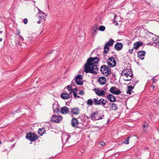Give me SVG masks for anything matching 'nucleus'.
I'll return each mask as SVG.
<instances>
[{"label":"nucleus","instance_id":"23","mask_svg":"<svg viewBox=\"0 0 159 159\" xmlns=\"http://www.w3.org/2000/svg\"><path fill=\"white\" fill-rule=\"evenodd\" d=\"M107 99L111 102H114L116 101V98L115 97L111 94H109L107 97Z\"/></svg>","mask_w":159,"mask_h":159},{"label":"nucleus","instance_id":"30","mask_svg":"<svg viewBox=\"0 0 159 159\" xmlns=\"http://www.w3.org/2000/svg\"><path fill=\"white\" fill-rule=\"evenodd\" d=\"M67 89L70 92L69 93L71 94L73 91V89H72L71 86L70 85H68L66 87H65L64 89ZM64 91H65V90H64Z\"/></svg>","mask_w":159,"mask_h":159},{"label":"nucleus","instance_id":"41","mask_svg":"<svg viewBox=\"0 0 159 159\" xmlns=\"http://www.w3.org/2000/svg\"><path fill=\"white\" fill-rule=\"evenodd\" d=\"M78 94H79L80 95H84V92L83 91H80L79 92Z\"/></svg>","mask_w":159,"mask_h":159},{"label":"nucleus","instance_id":"44","mask_svg":"<svg viewBox=\"0 0 159 159\" xmlns=\"http://www.w3.org/2000/svg\"><path fill=\"white\" fill-rule=\"evenodd\" d=\"M113 22L114 23H116L115 24L117 26V25H118V22L117 21H116V20H113Z\"/></svg>","mask_w":159,"mask_h":159},{"label":"nucleus","instance_id":"51","mask_svg":"<svg viewBox=\"0 0 159 159\" xmlns=\"http://www.w3.org/2000/svg\"><path fill=\"white\" fill-rule=\"evenodd\" d=\"M104 89L105 90H106L107 89V87L105 88H104Z\"/></svg>","mask_w":159,"mask_h":159},{"label":"nucleus","instance_id":"31","mask_svg":"<svg viewBox=\"0 0 159 159\" xmlns=\"http://www.w3.org/2000/svg\"><path fill=\"white\" fill-rule=\"evenodd\" d=\"M138 80H136L135 79H133L132 80L131 82H130L129 84H132L133 85L132 86L134 87L135 85L138 83Z\"/></svg>","mask_w":159,"mask_h":159},{"label":"nucleus","instance_id":"36","mask_svg":"<svg viewBox=\"0 0 159 159\" xmlns=\"http://www.w3.org/2000/svg\"><path fill=\"white\" fill-rule=\"evenodd\" d=\"M127 73L129 75V77H133V74L132 73V70L129 69H128L127 71Z\"/></svg>","mask_w":159,"mask_h":159},{"label":"nucleus","instance_id":"24","mask_svg":"<svg viewBox=\"0 0 159 159\" xmlns=\"http://www.w3.org/2000/svg\"><path fill=\"white\" fill-rule=\"evenodd\" d=\"M143 43L141 41H137L134 43V48H135L136 50H137L139 48L142 44Z\"/></svg>","mask_w":159,"mask_h":159},{"label":"nucleus","instance_id":"50","mask_svg":"<svg viewBox=\"0 0 159 159\" xmlns=\"http://www.w3.org/2000/svg\"><path fill=\"white\" fill-rule=\"evenodd\" d=\"M149 33L150 34H152V35H153L154 34L151 32H149Z\"/></svg>","mask_w":159,"mask_h":159},{"label":"nucleus","instance_id":"7","mask_svg":"<svg viewBox=\"0 0 159 159\" xmlns=\"http://www.w3.org/2000/svg\"><path fill=\"white\" fill-rule=\"evenodd\" d=\"M62 117L61 116L53 115L51 118V121L53 123H59L62 120Z\"/></svg>","mask_w":159,"mask_h":159},{"label":"nucleus","instance_id":"53","mask_svg":"<svg viewBox=\"0 0 159 159\" xmlns=\"http://www.w3.org/2000/svg\"><path fill=\"white\" fill-rule=\"evenodd\" d=\"M116 17H117V16L115 14V15H114V18H115Z\"/></svg>","mask_w":159,"mask_h":159},{"label":"nucleus","instance_id":"35","mask_svg":"<svg viewBox=\"0 0 159 159\" xmlns=\"http://www.w3.org/2000/svg\"><path fill=\"white\" fill-rule=\"evenodd\" d=\"M130 139V137H129L125 139V140L122 143H124L125 144H128L129 143V140Z\"/></svg>","mask_w":159,"mask_h":159},{"label":"nucleus","instance_id":"4","mask_svg":"<svg viewBox=\"0 0 159 159\" xmlns=\"http://www.w3.org/2000/svg\"><path fill=\"white\" fill-rule=\"evenodd\" d=\"M25 138L30 141L34 142L37 140L38 139V137L36 134L30 132L27 134Z\"/></svg>","mask_w":159,"mask_h":159},{"label":"nucleus","instance_id":"39","mask_svg":"<svg viewBox=\"0 0 159 159\" xmlns=\"http://www.w3.org/2000/svg\"><path fill=\"white\" fill-rule=\"evenodd\" d=\"M105 29V27L104 26H101L99 28V30H100L102 31H104Z\"/></svg>","mask_w":159,"mask_h":159},{"label":"nucleus","instance_id":"38","mask_svg":"<svg viewBox=\"0 0 159 159\" xmlns=\"http://www.w3.org/2000/svg\"><path fill=\"white\" fill-rule=\"evenodd\" d=\"M159 79L157 78V76H154L152 79V80L153 82V84L156 82Z\"/></svg>","mask_w":159,"mask_h":159},{"label":"nucleus","instance_id":"15","mask_svg":"<svg viewBox=\"0 0 159 159\" xmlns=\"http://www.w3.org/2000/svg\"><path fill=\"white\" fill-rule=\"evenodd\" d=\"M70 112L72 114L77 115L80 113V110L79 107H75L70 109Z\"/></svg>","mask_w":159,"mask_h":159},{"label":"nucleus","instance_id":"56","mask_svg":"<svg viewBox=\"0 0 159 159\" xmlns=\"http://www.w3.org/2000/svg\"><path fill=\"white\" fill-rule=\"evenodd\" d=\"M133 49V50H134V49H135V48H134V47L131 49Z\"/></svg>","mask_w":159,"mask_h":159},{"label":"nucleus","instance_id":"12","mask_svg":"<svg viewBox=\"0 0 159 159\" xmlns=\"http://www.w3.org/2000/svg\"><path fill=\"white\" fill-rule=\"evenodd\" d=\"M111 93L115 95H119L121 93V92L120 89H117L115 87H111L109 90Z\"/></svg>","mask_w":159,"mask_h":159},{"label":"nucleus","instance_id":"21","mask_svg":"<svg viewBox=\"0 0 159 159\" xmlns=\"http://www.w3.org/2000/svg\"><path fill=\"white\" fill-rule=\"evenodd\" d=\"M69 111L68 108L66 107H63L61 108V112L62 114H66Z\"/></svg>","mask_w":159,"mask_h":159},{"label":"nucleus","instance_id":"22","mask_svg":"<svg viewBox=\"0 0 159 159\" xmlns=\"http://www.w3.org/2000/svg\"><path fill=\"white\" fill-rule=\"evenodd\" d=\"M107 81L106 79L104 76L100 77L98 80V81L102 85L104 84Z\"/></svg>","mask_w":159,"mask_h":159},{"label":"nucleus","instance_id":"16","mask_svg":"<svg viewBox=\"0 0 159 159\" xmlns=\"http://www.w3.org/2000/svg\"><path fill=\"white\" fill-rule=\"evenodd\" d=\"M138 57L142 60H143L145 58V56L146 54V52L145 51H138L137 52Z\"/></svg>","mask_w":159,"mask_h":159},{"label":"nucleus","instance_id":"40","mask_svg":"<svg viewBox=\"0 0 159 159\" xmlns=\"http://www.w3.org/2000/svg\"><path fill=\"white\" fill-rule=\"evenodd\" d=\"M100 145L102 146H104L105 144V143L104 142L102 141H101L100 143Z\"/></svg>","mask_w":159,"mask_h":159},{"label":"nucleus","instance_id":"2","mask_svg":"<svg viewBox=\"0 0 159 159\" xmlns=\"http://www.w3.org/2000/svg\"><path fill=\"white\" fill-rule=\"evenodd\" d=\"M109 66L102 65L101 67L100 71L104 75L107 76L111 73V69Z\"/></svg>","mask_w":159,"mask_h":159},{"label":"nucleus","instance_id":"10","mask_svg":"<svg viewBox=\"0 0 159 159\" xmlns=\"http://www.w3.org/2000/svg\"><path fill=\"white\" fill-rule=\"evenodd\" d=\"M52 108L54 113H58L60 111L59 105L57 102L55 101L52 104Z\"/></svg>","mask_w":159,"mask_h":159},{"label":"nucleus","instance_id":"14","mask_svg":"<svg viewBox=\"0 0 159 159\" xmlns=\"http://www.w3.org/2000/svg\"><path fill=\"white\" fill-rule=\"evenodd\" d=\"M72 96V94L70 93L68 94L66 92L61 93V98L64 100L68 99L70 98H71Z\"/></svg>","mask_w":159,"mask_h":159},{"label":"nucleus","instance_id":"6","mask_svg":"<svg viewBox=\"0 0 159 159\" xmlns=\"http://www.w3.org/2000/svg\"><path fill=\"white\" fill-rule=\"evenodd\" d=\"M114 41L112 39H111L109 41L106 42L105 45L104 49V52L106 54L107 53V51L109 50V47L113 44Z\"/></svg>","mask_w":159,"mask_h":159},{"label":"nucleus","instance_id":"52","mask_svg":"<svg viewBox=\"0 0 159 159\" xmlns=\"http://www.w3.org/2000/svg\"><path fill=\"white\" fill-rule=\"evenodd\" d=\"M2 38H1L0 39V42H1V41H2Z\"/></svg>","mask_w":159,"mask_h":159},{"label":"nucleus","instance_id":"18","mask_svg":"<svg viewBox=\"0 0 159 159\" xmlns=\"http://www.w3.org/2000/svg\"><path fill=\"white\" fill-rule=\"evenodd\" d=\"M109 106L111 110L116 111L118 108L117 105L113 102L110 103L109 104Z\"/></svg>","mask_w":159,"mask_h":159},{"label":"nucleus","instance_id":"33","mask_svg":"<svg viewBox=\"0 0 159 159\" xmlns=\"http://www.w3.org/2000/svg\"><path fill=\"white\" fill-rule=\"evenodd\" d=\"M97 28L96 27H94L92 29V34L93 36L95 35V34L97 33Z\"/></svg>","mask_w":159,"mask_h":159},{"label":"nucleus","instance_id":"37","mask_svg":"<svg viewBox=\"0 0 159 159\" xmlns=\"http://www.w3.org/2000/svg\"><path fill=\"white\" fill-rule=\"evenodd\" d=\"M128 69H125L121 73V76H122L126 73L127 74V71Z\"/></svg>","mask_w":159,"mask_h":159},{"label":"nucleus","instance_id":"25","mask_svg":"<svg viewBox=\"0 0 159 159\" xmlns=\"http://www.w3.org/2000/svg\"><path fill=\"white\" fill-rule=\"evenodd\" d=\"M115 49L118 50H120L123 48V44L120 43H117L115 45Z\"/></svg>","mask_w":159,"mask_h":159},{"label":"nucleus","instance_id":"1","mask_svg":"<svg viewBox=\"0 0 159 159\" xmlns=\"http://www.w3.org/2000/svg\"><path fill=\"white\" fill-rule=\"evenodd\" d=\"M99 61L100 59L98 57H89L88 59L87 63L84 65L85 72L86 73L97 74V71L98 69L97 64Z\"/></svg>","mask_w":159,"mask_h":159},{"label":"nucleus","instance_id":"28","mask_svg":"<svg viewBox=\"0 0 159 159\" xmlns=\"http://www.w3.org/2000/svg\"><path fill=\"white\" fill-rule=\"evenodd\" d=\"M77 89V88L76 87L75 88H74L73 89V91L72 92L73 93V94L75 98H80V96H78L77 95V93L76 92V90Z\"/></svg>","mask_w":159,"mask_h":159},{"label":"nucleus","instance_id":"34","mask_svg":"<svg viewBox=\"0 0 159 159\" xmlns=\"http://www.w3.org/2000/svg\"><path fill=\"white\" fill-rule=\"evenodd\" d=\"M45 15H42L40 13H38L37 15V16L39 18H40L41 20H42L44 19V18Z\"/></svg>","mask_w":159,"mask_h":159},{"label":"nucleus","instance_id":"59","mask_svg":"<svg viewBox=\"0 0 159 159\" xmlns=\"http://www.w3.org/2000/svg\"><path fill=\"white\" fill-rule=\"evenodd\" d=\"M17 111H16V112H17ZM15 112H14V113H15Z\"/></svg>","mask_w":159,"mask_h":159},{"label":"nucleus","instance_id":"19","mask_svg":"<svg viewBox=\"0 0 159 159\" xmlns=\"http://www.w3.org/2000/svg\"><path fill=\"white\" fill-rule=\"evenodd\" d=\"M79 124V122L75 118H73L71 120V125L73 127H76Z\"/></svg>","mask_w":159,"mask_h":159},{"label":"nucleus","instance_id":"20","mask_svg":"<svg viewBox=\"0 0 159 159\" xmlns=\"http://www.w3.org/2000/svg\"><path fill=\"white\" fill-rule=\"evenodd\" d=\"M20 31H18V32L15 34V35L16 36H19V38L17 39V41L18 42V44L19 45H21V43L20 42L22 41H24V39L21 36H20Z\"/></svg>","mask_w":159,"mask_h":159},{"label":"nucleus","instance_id":"27","mask_svg":"<svg viewBox=\"0 0 159 159\" xmlns=\"http://www.w3.org/2000/svg\"><path fill=\"white\" fill-rule=\"evenodd\" d=\"M143 127L144 132H146L148 131V128L149 127V125L147 123H146L144 124Z\"/></svg>","mask_w":159,"mask_h":159},{"label":"nucleus","instance_id":"43","mask_svg":"<svg viewBox=\"0 0 159 159\" xmlns=\"http://www.w3.org/2000/svg\"><path fill=\"white\" fill-rule=\"evenodd\" d=\"M41 13V15H45V16H46V15H45V14L44 13H43V12H42V11H41L40 10H39V13Z\"/></svg>","mask_w":159,"mask_h":159},{"label":"nucleus","instance_id":"45","mask_svg":"<svg viewBox=\"0 0 159 159\" xmlns=\"http://www.w3.org/2000/svg\"><path fill=\"white\" fill-rule=\"evenodd\" d=\"M129 52L130 54L132 53H133V49H131L129 50Z\"/></svg>","mask_w":159,"mask_h":159},{"label":"nucleus","instance_id":"57","mask_svg":"<svg viewBox=\"0 0 159 159\" xmlns=\"http://www.w3.org/2000/svg\"><path fill=\"white\" fill-rule=\"evenodd\" d=\"M74 80H73L72 81V83H71V84H72L73 83V81Z\"/></svg>","mask_w":159,"mask_h":159},{"label":"nucleus","instance_id":"26","mask_svg":"<svg viewBox=\"0 0 159 159\" xmlns=\"http://www.w3.org/2000/svg\"><path fill=\"white\" fill-rule=\"evenodd\" d=\"M128 90L127 91V93L128 94L131 95L132 93H134L133 91H132V89H134V87L132 86V85H129L128 87Z\"/></svg>","mask_w":159,"mask_h":159},{"label":"nucleus","instance_id":"9","mask_svg":"<svg viewBox=\"0 0 159 159\" xmlns=\"http://www.w3.org/2000/svg\"><path fill=\"white\" fill-rule=\"evenodd\" d=\"M83 79L82 75H79L75 76V81L76 84L78 85H82L83 84V82L82 80Z\"/></svg>","mask_w":159,"mask_h":159},{"label":"nucleus","instance_id":"11","mask_svg":"<svg viewBox=\"0 0 159 159\" xmlns=\"http://www.w3.org/2000/svg\"><path fill=\"white\" fill-rule=\"evenodd\" d=\"M153 43L149 42L148 44L157 46H159V36H155L152 39Z\"/></svg>","mask_w":159,"mask_h":159},{"label":"nucleus","instance_id":"42","mask_svg":"<svg viewBox=\"0 0 159 159\" xmlns=\"http://www.w3.org/2000/svg\"><path fill=\"white\" fill-rule=\"evenodd\" d=\"M27 19L26 18H25L24 19V23L25 24H27Z\"/></svg>","mask_w":159,"mask_h":159},{"label":"nucleus","instance_id":"32","mask_svg":"<svg viewBox=\"0 0 159 159\" xmlns=\"http://www.w3.org/2000/svg\"><path fill=\"white\" fill-rule=\"evenodd\" d=\"M93 100L92 99H89L87 101V104L90 106L93 105Z\"/></svg>","mask_w":159,"mask_h":159},{"label":"nucleus","instance_id":"13","mask_svg":"<svg viewBox=\"0 0 159 159\" xmlns=\"http://www.w3.org/2000/svg\"><path fill=\"white\" fill-rule=\"evenodd\" d=\"M70 137V136L67 134L66 133L63 134L61 136V140L63 144L64 145L65 144L68 140L69 139Z\"/></svg>","mask_w":159,"mask_h":159},{"label":"nucleus","instance_id":"48","mask_svg":"<svg viewBox=\"0 0 159 159\" xmlns=\"http://www.w3.org/2000/svg\"><path fill=\"white\" fill-rule=\"evenodd\" d=\"M41 20H39L37 22V23H38V24H40L41 23V22L42 21H41Z\"/></svg>","mask_w":159,"mask_h":159},{"label":"nucleus","instance_id":"55","mask_svg":"<svg viewBox=\"0 0 159 159\" xmlns=\"http://www.w3.org/2000/svg\"><path fill=\"white\" fill-rule=\"evenodd\" d=\"M112 75H113L114 76H116V75H115V74H113Z\"/></svg>","mask_w":159,"mask_h":159},{"label":"nucleus","instance_id":"5","mask_svg":"<svg viewBox=\"0 0 159 159\" xmlns=\"http://www.w3.org/2000/svg\"><path fill=\"white\" fill-rule=\"evenodd\" d=\"M93 102L95 105H101L104 107L107 102V101L103 98H101L99 100L98 98H93Z\"/></svg>","mask_w":159,"mask_h":159},{"label":"nucleus","instance_id":"8","mask_svg":"<svg viewBox=\"0 0 159 159\" xmlns=\"http://www.w3.org/2000/svg\"><path fill=\"white\" fill-rule=\"evenodd\" d=\"M107 63L109 67H114L116 65V61L113 57H109L107 61Z\"/></svg>","mask_w":159,"mask_h":159},{"label":"nucleus","instance_id":"54","mask_svg":"<svg viewBox=\"0 0 159 159\" xmlns=\"http://www.w3.org/2000/svg\"><path fill=\"white\" fill-rule=\"evenodd\" d=\"M2 31H0V34H2Z\"/></svg>","mask_w":159,"mask_h":159},{"label":"nucleus","instance_id":"29","mask_svg":"<svg viewBox=\"0 0 159 159\" xmlns=\"http://www.w3.org/2000/svg\"><path fill=\"white\" fill-rule=\"evenodd\" d=\"M45 130V129L44 128H39V129L38 130V133L39 134H40V135L42 136Z\"/></svg>","mask_w":159,"mask_h":159},{"label":"nucleus","instance_id":"46","mask_svg":"<svg viewBox=\"0 0 159 159\" xmlns=\"http://www.w3.org/2000/svg\"><path fill=\"white\" fill-rule=\"evenodd\" d=\"M131 80V79H124V80L125 81H130Z\"/></svg>","mask_w":159,"mask_h":159},{"label":"nucleus","instance_id":"58","mask_svg":"<svg viewBox=\"0 0 159 159\" xmlns=\"http://www.w3.org/2000/svg\"><path fill=\"white\" fill-rule=\"evenodd\" d=\"M1 144V141H0V144Z\"/></svg>","mask_w":159,"mask_h":159},{"label":"nucleus","instance_id":"17","mask_svg":"<svg viewBox=\"0 0 159 159\" xmlns=\"http://www.w3.org/2000/svg\"><path fill=\"white\" fill-rule=\"evenodd\" d=\"M94 91L96 94L98 96H104L105 94V92L102 90L95 89H94Z\"/></svg>","mask_w":159,"mask_h":159},{"label":"nucleus","instance_id":"49","mask_svg":"<svg viewBox=\"0 0 159 159\" xmlns=\"http://www.w3.org/2000/svg\"><path fill=\"white\" fill-rule=\"evenodd\" d=\"M151 87L153 89L155 88V86L154 85H152L151 86Z\"/></svg>","mask_w":159,"mask_h":159},{"label":"nucleus","instance_id":"47","mask_svg":"<svg viewBox=\"0 0 159 159\" xmlns=\"http://www.w3.org/2000/svg\"><path fill=\"white\" fill-rule=\"evenodd\" d=\"M124 75H125L126 77H128L129 76V74H128L127 73H126Z\"/></svg>","mask_w":159,"mask_h":159},{"label":"nucleus","instance_id":"3","mask_svg":"<svg viewBox=\"0 0 159 159\" xmlns=\"http://www.w3.org/2000/svg\"><path fill=\"white\" fill-rule=\"evenodd\" d=\"M90 117L92 120H95L104 119V116L102 115L99 111H96L91 114Z\"/></svg>","mask_w":159,"mask_h":159}]
</instances>
